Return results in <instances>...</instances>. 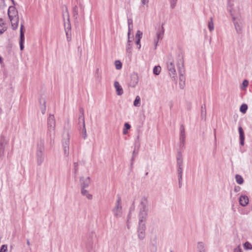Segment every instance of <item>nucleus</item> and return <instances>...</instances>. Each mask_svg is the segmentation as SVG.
<instances>
[{
	"mask_svg": "<svg viewBox=\"0 0 252 252\" xmlns=\"http://www.w3.org/2000/svg\"><path fill=\"white\" fill-rule=\"evenodd\" d=\"M216 129H214V136H215V139H216Z\"/></svg>",
	"mask_w": 252,
	"mask_h": 252,
	"instance_id": "59",
	"label": "nucleus"
},
{
	"mask_svg": "<svg viewBox=\"0 0 252 252\" xmlns=\"http://www.w3.org/2000/svg\"><path fill=\"white\" fill-rule=\"evenodd\" d=\"M131 42V41L130 40L129 35V36L128 35V41H127V43H130V42Z\"/></svg>",
	"mask_w": 252,
	"mask_h": 252,
	"instance_id": "56",
	"label": "nucleus"
},
{
	"mask_svg": "<svg viewBox=\"0 0 252 252\" xmlns=\"http://www.w3.org/2000/svg\"><path fill=\"white\" fill-rule=\"evenodd\" d=\"M115 65L116 66V68L117 69H120L122 68V64L120 61H116L115 63Z\"/></svg>",
	"mask_w": 252,
	"mask_h": 252,
	"instance_id": "42",
	"label": "nucleus"
},
{
	"mask_svg": "<svg viewBox=\"0 0 252 252\" xmlns=\"http://www.w3.org/2000/svg\"><path fill=\"white\" fill-rule=\"evenodd\" d=\"M140 102V97L139 96H137L133 102V105L134 106H139Z\"/></svg>",
	"mask_w": 252,
	"mask_h": 252,
	"instance_id": "41",
	"label": "nucleus"
},
{
	"mask_svg": "<svg viewBox=\"0 0 252 252\" xmlns=\"http://www.w3.org/2000/svg\"><path fill=\"white\" fill-rule=\"evenodd\" d=\"M233 252H243L240 246L239 245L236 248H235L233 250Z\"/></svg>",
	"mask_w": 252,
	"mask_h": 252,
	"instance_id": "49",
	"label": "nucleus"
},
{
	"mask_svg": "<svg viewBox=\"0 0 252 252\" xmlns=\"http://www.w3.org/2000/svg\"><path fill=\"white\" fill-rule=\"evenodd\" d=\"M144 221H140L139 220L138 226L137 228V237L140 240H143L146 236V225Z\"/></svg>",
	"mask_w": 252,
	"mask_h": 252,
	"instance_id": "7",
	"label": "nucleus"
},
{
	"mask_svg": "<svg viewBox=\"0 0 252 252\" xmlns=\"http://www.w3.org/2000/svg\"><path fill=\"white\" fill-rule=\"evenodd\" d=\"M82 125H83V129H82L83 135H82V137H83L84 139H86L87 138V134L86 129V127H85V122H84V123H82Z\"/></svg>",
	"mask_w": 252,
	"mask_h": 252,
	"instance_id": "34",
	"label": "nucleus"
},
{
	"mask_svg": "<svg viewBox=\"0 0 252 252\" xmlns=\"http://www.w3.org/2000/svg\"><path fill=\"white\" fill-rule=\"evenodd\" d=\"M244 247L245 250H249L252 249V245L249 242H246L244 244Z\"/></svg>",
	"mask_w": 252,
	"mask_h": 252,
	"instance_id": "40",
	"label": "nucleus"
},
{
	"mask_svg": "<svg viewBox=\"0 0 252 252\" xmlns=\"http://www.w3.org/2000/svg\"><path fill=\"white\" fill-rule=\"evenodd\" d=\"M4 2V0H0V3H3Z\"/></svg>",
	"mask_w": 252,
	"mask_h": 252,
	"instance_id": "62",
	"label": "nucleus"
},
{
	"mask_svg": "<svg viewBox=\"0 0 252 252\" xmlns=\"http://www.w3.org/2000/svg\"><path fill=\"white\" fill-rule=\"evenodd\" d=\"M161 71V67L160 66H155L153 68V73L155 75H158Z\"/></svg>",
	"mask_w": 252,
	"mask_h": 252,
	"instance_id": "35",
	"label": "nucleus"
},
{
	"mask_svg": "<svg viewBox=\"0 0 252 252\" xmlns=\"http://www.w3.org/2000/svg\"><path fill=\"white\" fill-rule=\"evenodd\" d=\"M180 63V64L179 63H178L180 80L179 86L180 88L183 89L185 86L186 78L185 76H184L185 70L184 68L183 61L181 60Z\"/></svg>",
	"mask_w": 252,
	"mask_h": 252,
	"instance_id": "5",
	"label": "nucleus"
},
{
	"mask_svg": "<svg viewBox=\"0 0 252 252\" xmlns=\"http://www.w3.org/2000/svg\"><path fill=\"white\" fill-rule=\"evenodd\" d=\"M114 87L118 95H121L123 94V90L118 82L115 81L114 82Z\"/></svg>",
	"mask_w": 252,
	"mask_h": 252,
	"instance_id": "19",
	"label": "nucleus"
},
{
	"mask_svg": "<svg viewBox=\"0 0 252 252\" xmlns=\"http://www.w3.org/2000/svg\"><path fill=\"white\" fill-rule=\"evenodd\" d=\"M40 103L41 105V111L43 114H44L46 111V105H45V100L44 99H40Z\"/></svg>",
	"mask_w": 252,
	"mask_h": 252,
	"instance_id": "23",
	"label": "nucleus"
},
{
	"mask_svg": "<svg viewBox=\"0 0 252 252\" xmlns=\"http://www.w3.org/2000/svg\"><path fill=\"white\" fill-rule=\"evenodd\" d=\"M24 25L23 24H21L20 26V50H23L24 48V43L25 41V35H24Z\"/></svg>",
	"mask_w": 252,
	"mask_h": 252,
	"instance_id": "11",
	"label": "nucleus"
},
{
	"mask_svg": "<svg viewBox=\"0 0 252 252\" xmlns=\"http://www.w3.org/2000/svg\"><path fill=\"white\" fill-rule=\"evenodd\" d=\"M36 158L37 165H41L45 158L44 140L43 139H40L37 144Z\"/></svg>",
	"mask_w": 252,
	"mask_h": 252,
	"instance_id": "2",
	"label": "nucleus"
},
{
	"mask_svg": "<svg viewBox=\"0 0 252 252\" xmlns=\"http://www.w3.org/2000/svg\"><path fill=\"white\" fill-rule=\"evenodd\" d=\"M138 76L137 74H132L130 76V81L129 83V86L131 87H135L138 83Z\"/></svg>",
	"mask_w": 252,
	"mask_h": 252,
	"instance_id": "16",
	"label": "nucleus"
},
{
	"mask_svg": "<svg viewBox=\"0 0 252 252\" xmlns=\"http://www.w3.org/2000/svg\"><path fill=\"white\" fill-rule=\"evenodd\" d=\"M201 117L202 119H205L206 116V110L205 106H201Z\"/></svg>",
	"mask_w": 252,
	"mask_h": 252,
	"instance_id": "29",
	"label": "nucleus"
},
{
	"mask_svg": "<svg viewBox=\"0 0 252 252\" xmlns=\"http://www.w3.org/2000/svg\"><path fill=\"white\" fill-rule=\"evenodd\" d=\"M17 11L14 6H10L8 10V15L10 21L14 20L17 16Z\"/></svg>",
	"mask_w": 252,
	"mask_h": 252,
	"instance_id": "12",
	"label": "nucleus"
},
{
	"mask_svg": "<svg viewBox=\"0 0 252 252\" xmlns=\"http://www.w3.org/2000/svg\"><path fill=\"white\" fill-rule=\"evenodd\" d=\"M66 21L64 20V30L65 31H71V24L69 20V18H66Z\"/></svg>",
	"mask_w": 252,
	"mask_h": 252,
	"instance_id": "21",
	"label": "nucleus"
},
{
	"mask_svg": "<svg viewBox=\"0 0 252 252\" xmlns=\"http://www.w3.org/2000/svg\"><path fill=\"white\" fill-rule=\"evenodd\" d=\"M239 201L241 206L245 207L248 204L249 199L247 195H243L240 196Z\"/></svg>",
	"mask_w": 252,
	"mask_h": 252,
	"instance_id": "17",
	"label": "nucleus"
},
{
	"mask_svg": "<svg viewBox=\"0 0 252 252\" xmlns=\"http://www.w3.org/2000/svg\"><path fill=\"white\" fill-rule=\"evenodd\" d=\"M140 40L139 38H137L136 39V44L138 45V48L139 49L140 48H141V44H140Z\"/></svg>",
	"mask_w": 252,
	"mask_h": 252,
	"instance_id": "51",
	"label": "nucleus"
},
{
	"mask_svg": "<svg viewBox=\"0 0 252 252\" xmlns=\"http://www.w3.org/2000/svg\"><path fill=\"white\" fill-rule=\"evenodd\" d=\"M47 134L49 135L52 139V135L55 134V129L56 127V122L53 115L50 114L47 119Z\"/></svg>",
	"mask_w": 252,
	"mask_h": 252,
	"instance_id": "4",
	"label": "nucleus"
},
{
	"mask_svg": "<svg viewBox=\"0 0 252 252\" xmlns=\"http://www.w3.org/2000/svg\"><path fill=\"white\" fill-rule=\"evenodd\" d=\"M65 33H66V38H67V40L68 41H70L71 39V31H65Z\"/></svg>",
	"mask_w": 252,
	"mask_h": 252,
	"instance_id": "44",
	"label": "nucleus"
},
{
	"mask_svg": "<svg viewBox=\"0 0 252 252\" xmlns=\"http://www.w3.org/2000/svg\"><path fill=\"white\" fill-rule=\"evenodd\" d=\"M242 85L244 87V88L243 87L241 88L242 90H244V89L247 87L249 85V82L247 80H244L243 82Z\"/></svg>",
	"mask_w": 252,
	"mask_h": 252,
	"instance_id": "48",
	"label": "nucleus"
},
{
	"mask_svg": "<svg viewBox=\"0 0 252 252\" xmlns=\"http://www.w3.org/2000/svg\"><path fill=\"white\" fill-rule=\"evenodd\" d=\"M248 109V106L246 104H243L241 105L240 108V111L243 113H245Z\"/></svg>",
	"mask_w": 252,
	"mask_h": 252,
	"instance_id": "39",
	"label": "nucleus"
},
{
	"mask_svg": "<svg viewBox=\"0 0 252 252\" xmlns=\"http://www.w3.org/2000/svg\"><path fill=\"white\" fill-rule=\"evenodd\" d=\"M233 5L231 1H229L228 3L227 8L232 18L235 30L237 32L239 33H241L242 31V27L243 26L242 20L240 16H235V10L232 7Z\"/></svg>",
	"mask_w": 252,
	"mask_h": 252,
	"instance_id": "1",
	"label": "nucleus"
},
{
	"mask_svg": "<svg viewBox=\"0 0 252 252\" xmlns=\"http://www.w3.org/2000/svg\"><path fill=\"white\" fill-rule=\"evenodd\" d=\"M112 212L116 218H120L122 216L123 211L121 205V198L119 195H117V199L115 206L112 209Z\"/></svg>",
	"mask_w": 252,
	"mask_h": 252,
	"instance_id": "6",
	"label": "nucleus"
},
{
	"mask_svg": "<svg viewBox=\"0 0 252 252\" xmlns=\"http://www.w3.org/2000/svg\"><path fill=\"white\" fill-rule=\"evenodd\" d=\"M11 22L12 29L13 30L16 29L18 26V17L14 18V20L11 21Z\"/></svg>",
	"mask_w": 252,
	"mask_h": 252,
	"instance_id": "26",
	"label": "nucleus"
},
{
	"mask_svg": "<svg viewBox=\"0 0 252 252\" xmlns=\"http://www.w3.org/2000/svg\"><path fill=\"white\" fill-rule=\"evenodd\" d=\"M73 17L76 20L78 16V9L77 6H75L73 9Z\"/></svg>",
	"mask_w": 252,
	"mask_h": 252,
	"instance_id": "32",
	"label": "nucleus"
},
{
	"mask_svg": "<svg viewBox=\"0 0 252 252\" xmlns=\"http://www.w3.org/2000/svg\"><path fill=\"white\" fill-rule=\"evenodd\" d=\"M80 181L81 189H85L89 187L91 183V179L89 177L86 178L82 177L80 179Z\"/></svg>",
	"mask_w": 252,
	"mask_h": 252,
	"instance_id": "13",
	"label": "nucleus"
},
{
	"mask_svg": "<svg viewBox=\"0 0 252 252\" xmlns=\"http://www.w3.org/2000/svg\"><path fill=\"white\" fill-rule=\"evenodd\" d=\"M127 218H128V220H127V222L128 221V220L129 219H130V214H128V216H127Z\"/></svg>",
	"mask_w": 252,
	"mask_h": 252,
	"instance_id": "61",
	"label": "nucleus"
},
{
	"mask_svg": "<svg viewBox=\"0 0 252 252\" xmlns=\"http://www.w3.org/2000/svg\"><path fill=\"white\" fill-rule=\"evenodd\" d=\"M69 134L67 133L66 134V138H64L63 142V153L65 157H68L69 156Z\"/></svg>",
	"mask_w": 252,
	"mask_h": 252,
	"instance_id": "8",
	"label": "nucleus"
},
{
	"mask_svg": "<svg viewBox=\"0 0 252 252\" xmlns=\"http://www.w3.org/2000/svg\"><path fill=\"white\" fill-rule=\"evenodd\" d=\"M131 43H127L126 46V52L128 54V56H130L131 54Z\"/></svg>",
	"mask_w": 252,
	"mask_h": 252,
	"instance_id": "33",
	"label": "nucleus"
},
{
	"mask_svg": "<svg viewBox=\"0 0 252 252\" xmlns=\"http://www.w3.org/2000/svg\"><path fill=\"white\" fill-rule=\"evenodd\" d=\"M130 127V125L128 123H126L124 125V128L123 129V134H126L127 133V130L129 129Z\"/></svg>",
	"mask_w": 252,
	"mask_h": 252,
	"instance_id": "31",
	"label": "nucleus"
},
{
	"mask_svg": "<svg viewBox=\"0 0 252 252\" xmlns=\"http://www.w3.org/2000/svg\"><path fill=\"white\" fill-rule=\"evenodd\" d=\"M142 3L145 4L146 3V0H142Z\"/></svg>",
	"mask_w": 252,
	"mask_h": 252,
	"instance_id": "58",
	"label": "nucleus"
},
{
	"mask_svg": "<svg viewBox=\"0 0 252 252\" xmlns=\"http://www.w3.org/2000/svg\"><path fill=\"white\" fill-rule=\"evenodd\" d=\"M69 18V15L68 11L67 8L66 6H65L63 9V20H64L65 18Z\"/></svg>",
	"mask_w": 252,
	"mask_h": 252,
	"instance_id": "24",
	"label": "nucleus"
},
{
	"mask_svg": "<svg viewBox=\"0 0 252 252\" xmlns=\"http://www.w3.org/2000/svg\"><path fill=\"white\" fill-rule=\"evenodd\" d=\"M167 67L169 71V74L170 76H172L173 78H175L176 75V71L173 61H169L167 63Z\"/></svg>",
	"mask_w": 252,
	"mask_h": 252,
	"instance_id": "10",
	"label": "nucleus"
},
{
	"mask_svg": "<svg viewBox=\"0 0 252 252\" xmlns=\"http://www.w3.org/2000/svg\"><path fill=\"white\" fill-rule=\"evenodd\" d=\"M182 181V174H178V181Z\"/></svg>",
	"mask_w": 252,
	"mask_h": 252,
	"instance_id": "53",
	"label": "nucleus"
},
{
	"mask_svg": "<svg viewBox=\"0 0 252 252\" xmlns=\"http://www.w3.org/2000/svg\"><path fill=\"white\" fill-rule=\"evenodd\" d=\"M164 32V29L163 27V25L162 24L161 27V29H159L157 32L156 37L154 39V43L155 49H156L158 42L159 40L162 39L163 36Z\"/></svg>",
	"mask_w": 252,
	"mask_h": 252,
	"instance_id": "9",
	"label": "nucleus"
},
{
	"mask_svg": "<svg viewBox=\"0 0 252 252\" xmlns=\"http://www.w3.org/2000/svg\"><path fill=\"white\" fill-rule=\"evenodd\" d=\"M240 187L239 186H236L234 188V191L236 192H239L240 190Z\"/></svg>",
	"mask_w": 252,
	"mask_h": 252,
	"instance_id": "52",
	"label": "nucleus"
},
{
	"mask_svg": "<svg viewBox=\"0 0 252 252\" xmlns=\"http://www.w3.org/2000/svg\"><path fill=\"white\" fill-rule=\"evenodd\" d=\"M7 144V142L5 138L1 136L0 138V157L4 155V149Z\"/></svg>",
	"mask_w": 252,
	"mask_h": 252,
	"instance_id": "15",
	"label": "nucleus"
},
{
	"mask_svg": "<svg viewBox=\"0 0 252 252\" xmlns=\"http://www.w3.org/2000/svg\"><path fill=\"white\" fill-rule=\"evenodd\" d=\"M134 156L133 155L132 158H131V165L133 164V161L134 160Z\"/></svg>",
	"mask_w": 252,
	"mask_h": 252,
	"instance_id": "57",
	"label": "nucleus"
},
{
	"mask_svg": "<svg viewBox=\"0 0 252 252\" xmlns=\"http://www.w3.org/2000/svg\"><path fill=\"white\" fill-rule=\"evenodd\" d=\"M183 167H177V172L178 174H183Z\"/></svg>",
	"mask_w": 252,
	"mask_h": 252,
	"instance_id": "50",
	"label": "nucleus"
},
{
	"mask_svg": "<svg viewBox=\"0 0 252 252\" xmlns=\"http://www.w3.org/2000/svg\"><path fill=\"white\" fill-rule=\"evenodd\" d=\"M180 146L184 147L185 145L186 134L185 127L183 125H181L180 128Z\"/></svg>",
	"mask_w": 252,
	"mask_h": 252,
	"instance_id": "14",
	"label": "nucleus"
},
{
	"mask_svg": "<svg viewBox=\"0 0 252 252\" xmlns=\"http://www.w3.org/2000/svg\"><path fill=\"white\" fill-rule=\"evenodd\" d=\"M135 154V150H134V151H133V155L134 156Z\"/></svg>",
	"mask_w": 252,
	"mask_h": 252,
	"instance_id": "63",
	"label": "nucleus"
},
{
	"mask_svg": "<svg viewBox=\"0 0 252 252\" xmlns=\"http://www.w3.org/2000/svg\"><path fill=\"white\" fill-rule=\"evenodd\" d=\"M6 30V27L4 25L2 20L0 19V34L3 33Z\"/></svg>",
	"mask_w": 252,
	"mask_h": 252,
	"instance_id": "25",
	"label": "nucleus"
},
{
	"mask_svg": "<svg viewBox=\"0 0 252 252\" xmlns=\"http://www.w3.org/2000/svg\"><path fill=\"white\" fill-rule=\"evenodd\" d=\"M197 249L198 252H206L204 244L202 242H198L197 244Z\"/></svg>",
	"mask_w": 252,
	"mask_h": 252,
	"instance_id": "27",
	"label": "nucleus"
},
{
	"mask_svg": "<svg viewBox=\"0 0 252 252\" xmlns=\"http://www.w3.org/2000/svg\"><path fill=\"white\" fill-rule=\"evenodd\" d=\"M208 29L210 32H212L214 29V23L213 22V18H210V21L208 22Z\"/></svg>",
	"mask_w": 252,
	"mask_h": 252,
	"instance_id": "36",
	"label": "nucleus"
},
{
	"mask_svg": "<svg viewBox=\"0 0 252 252\" xmlns=\"http://www.w3.org/2000/svg\"><path fill=\"white\" fill-rule=\"evenodd\" d=\"M157 247L156 244H153L151 246V252H157Z\"/></svg>",
	"mask_w": 252,
	"mask_h": 252,
	"instance_id": "46",
	"label": "nucleus"
},
{
	"mask_svg": "<svg viewBox=\"0 0 252 252\" xmlns=\"http://www.w3.org/2000/svg\"><path fill=\"white\" fill-rule=\"evenodd\" d=\"M27 245H30V241H29V240H27Z\"/></svg>",
	"mask_w": 252,
	"mask_h": 252,
	"instance_id": "60",
	"label": "nucleus"
},
{
	"mask_svg": "<svg viewBox=\"0 0 252 252\" xmlns=\"http://www.w3.org/2000/svg\"><path fill=\"white\" fill-rule=\"evenodd\" d=\"M142 35H143L142 32L138 30L136 32L135 37L136 39L139 38L140 39H141L142 38Z\"/></svg>",
	"mask_w": 252,
	"mask_h": 252,
	"instance_id": "43",
	"label": "nucleus"
},
{
	"mask_svg": "<svg viewBox=\"0 0 252 252\" xmlns=\"http://www.w3.org/2000/svg\"><path fill=\"white\" fill-rule=\"evenodd\" d=\"M73 170L75 176L76 177L78 171V164L77 162H74L73 163Z\"/></svg>",
	"mask_w": 252,
	"mask_h": 252,
	"instance_id": "38",
	"label": "nucleus"
},
{
	"mask_svg": "<svg viewBox=\"0 0 252 252\" xmlns=\"http://www.w3.org/2000/svg\"><path fill=\"white\" fill-rule=\"evenodd\" d=\"M235 179L237 184L242 185L244 183V179L243 177L238 174L235 175Z\"/></svg>",
	"mask_w": 252,
	"mask_h": 252,
	"instance_id": "28",
	"label": "nucleus"
},
{
	"mask_svg": "<svg viewBox=\"0 0 252 252\" xmlns=\"http://www.w3.org/2000/svg\"><path fill=\"white\" fill-rule=\"evenodd\" d=\"M183 161L182 157V155L180 153H178L177 157V167H183Z\"/></svg>",
	"mask_w": 252,
	"mask_h": 252,
	"instance_id": "22",
	"label": "nucleus"
},
{
	"mask_svg": "<svg viewBox=\"0 0 252 252\" xmlns=\"http://www.w3.org/2000/svg\"><path fill=\"white\" fill-rule=\"evenodd\" d=\"M238 131L239 133L240 144L241 146H243L244 145L245 133L241 126L238 127Z\"/></svg>",
	"mask_w": 252,
	"mask_h": 252,
	"instance_id": "18",
	"label": "nucleus"
},
{
	"mask_svg": "<svg viewBox=\"0 0 252 252\" xmlns=\"http://www.w3.org/2000/svg\"><path fill=\"white\" fill-rule=\"evenodd\" d=\"M128 22V32L127 33V35H130V32L132 30V20L131 19H128L127 20Z\"/></svg>",
	"mask_w": 252,
	"mask_h": 252,
	"instance_id": "30",
	"label": "nucleus"
},
{
	"mask_svg": "<svg viewBox=\"0 0 252 252\" xmlns=\"http://www.w3.org/2000/svg\"><path fill=\"white\" fill-rule=\"evenodd\" d=\"M178 182H179V188H181L182 186V181H178Z\"/></svg>",
	"mask_w": 252,
	"mask_h": 252,
	"instance_id": "54",
	"label": "nucleus"
},
{
	"mask_svg": "<svg viewBox=\"0 0 252 252\" xmlns=\"http://www.w3.org/2000/svg\"><path fill=\"white\" fill-rule=\"evenodd\" d=\"M178 0H170V7L173 9L175 8Z\"/></svg>",
	"mask_w": 252,
	"mask_h": 252,
	"instance_id": "45",
	"label": "nucleus"
},
{
	"mask_svg": "<svg viewBox=\"0 0 252 252\" xmlns=\"http://www.w3.org/2000/svg\"><path fill=\"white\" fill-rule=\"evenodd\" d=\"M79 112H80V118H81L82 120V123H84L85 122V118H84V111L83 108H80L79 109Z\"/></svg>",
	"mask_w": 252,
	"mask_h": 252,
	"instance_id": "37",
	"label": "nucleus"
},
{
	"mask_svg": "<svg viewBox=\"0 0 252 252\" xmlns=\"http://www.w3.org/2000/svg\"><path fill=\"white\" fill-rule=\"evenodd\" d=\"M2 58L0 57V62L1 63Z\"/></svg>",
	"mask_w": 252,
	"mask_h": 252,
	"instance_id": "64",
	"label": "nucleus"
},
{
	"mask_svg": "<svg viewBox=\"0 0 252 252\" xmlns=\"http://www.w3.org/2000/svg\"><path fill=\"white\" fill-rule=\"evenodd\" d=\"M7 250V246L6 245H3L1 246L0 249V252H6Z\"/></svg>",
	"mask_w": 252,
	"mask_h": 252,
	"instance_id": "47",
	"label": "nucleus"
},
{
	"mask_svg": "<svg viewBox=\"0 0 252 252\" xmlns=\"http://www.w3.org/2000/svg\"><path fill=\"white\" fill-rule=\"evenodd\" d=\"M148 201L146 197L141 198L139 206V220L140 221H144L146 220L148 211Z\"/></svg>",
	"mask_w": 252,
	"mask_h": 252,
	"instance_id": "3",
	"label": "nucleus"
},
{
	"mask_svg": "<svg viewBox=\"0 0 252 252\" xmlns=\"http://www.w3.org/2000/svg\"><path fill=\"white\" fill-rule=\"evenodd\" d=\"M78 121H79V124H81V123L82 124V120L81 118H80V116H79Z\"/></svg>",
	"mask_w": 252,
	"mask_h": 252,
	"instance_id": "55",
	"label": "nucleus"
},
{
	"mask_svg": "<svg viewBox=\"0 0 252 252\" xmlns=\"http://www.w3.org/2000/svg\"><path fill=\"white\" fill-rule=\"evenodd\" d=\"M81 193L83 196H86L88 199H92L93 195L91 194H90L88 190L85 189H81Z\"/></svg>",
	"mask_w": 252,
	"mask_h": 252,
	"instance_id": "20",
	"label": "nucleus"
}]
</instances>
